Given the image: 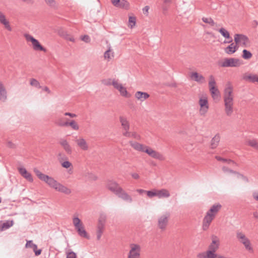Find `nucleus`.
Instances as JSON below:
<instances>
[{"label":"nucleus","instance_id":"39448f33","mask_svg":"<svg viewBox=\"0 0 258 258\" xmlns=\"http://www.w3.org/2000/svg\"><path fill=\"white\" fill-rule=\"evenodd\" d=\"M242 64V61L236 58H225L219 63L221 67H238Z\"/></svg>","mask_w":258,"mask_h":258},{"label":"nucleus","instance_id":"4d7b16f0","mask_svg":"<svg viewBox=\"0 0 258 258\" xmlns=\"http://www.w3.org/2000/svg\"><path fill=\"white\" fill-rule=\"evenodd\" d=\"M64 37L67 40H68L72 42L75 41L74 38L72 36L70 35L69 34H66L64 36Z\"/></svg>","mask_w":258,"mask_h":258},{"label":"nucleus","instance_id":"aec40b11","mask_svg":"<svg viewBox=\"0 0 258 258\" xmlns=\"http://www.w3.org/2000/svg\"><path fill=\"white\" fill-rule=\"evenodd\" d=\"M243 79L250 83H257L258 84V75L253 74H245L243 76Z\"/></svg>","mask_w":258,"mask_h":258},{"label":"nucleus","instance_id":"7ed1b4c3","mask_svg":"<svg viewBox=\"0 0 258 258\" xmlns=\"http://www.w3.org/2000/svg\"><path fill=\"white\" fill-rule=\"evenodd\" d=\"M233 89L230 86L227 87L224 93V102L225 106V111L226 115L230 116L233 112V96L232 95Z\"/></svg>","mask_w":258,"mask_h":258},{"label":"nucleus","instance_id":"603ef678","mask_svg":"<svg viewBox=\"0 0 258 258\" xmlns=\"http://www.w3.org/2000/svg\"><path fill=\"white\" fill-rule=\"evenodd\" d=\"M118 90L119 91L120 94L123 96H126L127 92L125 88L123 86L121 87V89H118Z\"/></svg>","mask_w":258,"mask_h":258},{"label":"nucleus","instance_id":"1a4fd4ad","mask_svg":"<svg viewBox=\"0 0 258 258\" xmlns=\"http://www.w3.org/2000/svg\"><path fill=\"white\" fill-rule=\"evenodd\" d=\"M127 258H140L141 246L137 244H131Z\"/></svg>","mask_w":258,"mask_h":258},{"label":"nucleus","instance_id":"412c9836","mask_svg":"<svg viewBox=\"0 0 258 258\" xmlns=\"http://www.w3.org/2000/svg\"><path fill=\"white\" fill-rule=\"evenodd\" d=\"M8 98L7 91L3 83L0 81V101L5 102Z\"/></svg>","mask_w":258,"mask_h":258},{"label":"nucleus","instance_id":"69168bd1","mask_svg":"<svg viewBox=\"0 0 258 258\" xmlns=\"http://www.w3.org/2000/svg\"><path fill=\"white\" fill-rule=\"evenodd\" d=\"M252 197L254 200L258 202V192H254L252 194Z\"/></svg>","mask_w":258,"mask_h":258},{"label":"nucleus","instance_id":"5fc2aeb1","mask_svg":"<svg viewBox=\"0 0 258 258\" xmlns=\"http://www.w3.org/2000/svg\"><path fill=\"white\" fill-rule=\"evenodd\" d=\"M147 195L149 198H153V197L157 196V191H147Z\"/></svg>","mask_w":258,"mask_h":258},{"label":"nucleus","instance_id":"f704fd0d","mask_svg":"<svg viewBox=\"0 0 258 258\" xmlns=\"http://www.w3.org/2000/svg\"><path fill=\"white\" fill-rule=\"evenodd\" d=\"M106 220V215L104 213H101L98 221V224L105 225Z\"/></svg>","mask_w":258,"mask_h":258},{"label":"nucleus","instance_id":"c756f323","mask_svg":"<svg viewBox=\"0 0 258 258\" xmlns=\"http://www.w3.org/2000/svg\"><path fill=\"white\" fill-rule=\"evenodd\" d=\"M220 137L217 134L212 139L211 143V146L212 149L216 148L220 142Z\"/></svg>","mask_w":258,"mask_h":258},{"label":"nucleus","instance_id":"774afa93","mask_svg":"<svg viewBox=\"0 0 258 258\" xmlns=\"http://www.w3.org/2000/svg\"><path fill=\"white\" fill-rule=\"evenodd\" d=\"M34 252H35V254L36 256H38L39 255H40L41 253V249H35V250H33Z\"/></svg>","mask_w":258,"mask_h":258},{"label":"nucleus","instance_id":"79ce46f5","mask_svg":"<svg viewBox=\"0 0 258 258\" xmlns=\"http://www.w3.org/2000/svg\"><path fill=\"white\" fill-rule=\"evenodd\" d=\"M13 221H7L4 222L2 225L3 229H7L12 227L13 225Z\"/></svg>","mask_w":258,"mask_h":258},{"label":"nucleus","instance_id":"0e129e2a","mask_svg":"<svg viewBox=\"0 0 258 258\" xmlns=\"http://www.w3.org/2000/svg\"><path fill=\"white\" fill-rule=\"evenodd\" d=\"M131 176L133 178H134V179H139L140 177L139 175L137 173H132Z\"/></svg>","mask_w":258,"mask_h":258},{"label":"nucleus","instance_id":"cd10ccee","mask_svg":"<svg viewBox=\"0 0 258 258\" xmlns=\"http://www.w3.org/2000/svg\"><path fill=\"white\" fill-rule=\"evenodd\" d=\"M149 96V94L146 92L137 91L135 93L136 98L138 99L139 100L141 101V102H143L147 98H148Z\"/></svg>","mask_w":258,"mask_h":258},{"label":"nucleus","instance_id":"bf43d9fd","mask_svg":"<svg viewBox=\"0 0 258 258\" xmlns=\"http://www.w3.org/2000/svg\"><path fill=\"white\" fill-rule=\"evenodd\" d=\"M237 175L238 176V177H241L244 181H245L246 182H248V179L246 176H245L243 175V174H241L238 172L237 173Z\"/></svg>","mask_w":258,"mask_h":258},{"label":"nucleus","instance_id":"a878e982","mask_svg":"<svg viewBox=\"0 0 258 258\" xmlns=\"http://www.w3.org/2000/svg\"><path fill=\"white\" fill-rule=\"evenodd\" d=\"M221 208L222 206L220 204L213 205L207 213H209L215 217Z\"/></svg>","mask_w":258,"mask_h":258},{"label":"nucleus","instance_id":"052dcab7","mask_svg":"<svg viewBox=\"0 0 258 258\" xmlns=\"http://www.w3.org/2000/svg\"><path fill=\"white\" fill-rule=\"evenodd\" d=\"M120 0H111L112 4L115 7H118Z\"/></svg>","mask_w":258,"mask_h":258},{"label":"nucleus","instance_id":"09e8293b","mask_svg":"<svg viewBox=\"0 0 258 258\" xmlns=\"http://www.w3.org/2000/svg\"><path fill=\"white\" fill-rule=\"evenodd\" d=\"M45 3L49 6L55 8L56 7V2L54 0H45Z\"/></svg>","mask_w":258,"mask_h":258},{"label":"nucleus","instance_id":"13d9d810","mask_svg":"<svg viewBox=\"0 0 258 258\" xmlns=\"http://www.w3.org/2000/svg\"><path fill=\"white\" fill-rule=\"evenodd\" d=\"M112 80L110 79H107V80H103L102 81V83L106 85V86H109L112 85Z\"/></svg>","mask_w":258,"mask_h":258},{"label":"nucleus","instance_id":"de8ad7c7","mask_svg":"<svg viewBox=\"0 0 258 258\" xmlns=\"http://www.w3.org/2000/svg\"><path fill=\"white\" fill-rule=\"evenodd\" d=\"M112 85L117 90L118 89H121V87H122V85L121 84L119 83L117 81L115 80L112 81Z\"/></svg>","mask_w":258,"mask_h":258},{"label":"nucleus","instance_id":"72a5a7b5","mask_svg":"<svg viewBox=\"0 0 258 258\" xmlns=\"http://www.w3.org/2000/svg\"><path fill=\"white\" fill-rule=\"evenodd\" d=\"M70 126L71 128L75 131H78L79 129V126L75 120H72L71 121H68V126Z\"/></svg>","mask_w":258,"mask_h":258},{"label":"nucleus","instance_id":"a18cd8bd","mask_svg":"<svg viewBox=\"0 0 258 258\" xmlns=\"http://www.w3.org/2000/svg\"><path fill=\"white\" fill-rule=\"evenodd\" d=\"M136 18L135 17L130 16L128 19V23L130 27L132 28L136 25Z\"/></svg>","mask_w":258,"mask_h":258},{"label":"nucleus","instance_id":"473e14b6","mask_svg":"<svg viewBox=\"0 0 258 258\" xmlns=\"http://www.w3.org/2000/svg\"><path fill=\"white\" fill-rule=\"evenodd\" d=\"M55 124L59 126L67 127L68 121H63V118H59L56 120Z\"/></svg>","mask_w":258,"mask_h":258},{"label":"nucleus","instance_id":"20e7f679","mask_svg":"<svg viewBox=\"0 0 258 258\" xmlns=\"http://www.w3.org/2000/svg\"><path fill=\"white\" fill-rule=\"evenodd\" d=\"M236 236L239 242L244 245L246 250L250 253L253 252V249L251 246L250 241L244 233L237 231L236 233Z\"/></svg>","mask_w":258,"mask_h":258},{"label":"nucleus","instance_id":"49530a36","mask_svg":"<svg viewBox=\"0 0 258 258\" xmlns=\"http://www.w3.org/2000/svg\"><path fill=\"white\" fill-rule=\"evenodd\" d=\"M131 133V137L133 138L134 139L137 140H141V136L138 134L137 132H130Z\"/></svg>","mask_w":258,"mask_h":258},{"label":"nucleus","instance_id":"393cba45","mask_svg":"<svg viewBox=\"0 0 258 258\" xmlns=\"http://www.w3.org/2000/svg\"><path fill=\"white\" fill-rule=\"evenodd\" d=\"M59 144L63 147V149L68 154H71L72 148L68 142L64 139H61L59 142Z\"/></svg>","mask_w":258,"mask_h":258},{"label":"nucleus","instance_id":"ddd939ff","mask_svg":"<svg viewBox=\"0 0 258 258\" xmlns=\"http://www.w3.org/2000/svg\"><path fill=\"white\" fill-rule=\"evenodd\" d=\"M145 153H147L150 157L159 160L160 161H163L165 160V157L161 153L157 152L150 147H148L146 149Z\"/></svg>","mask_w":258,"mask_h":258},{"label":"nucleus","instance_id":"680f3d73","mask_svg":"<svg viewBox=\"0 0 258 258\" xmlns=\"http://www.w3.org/2000/svg\"><path fill=\"white\" fill-rule=\"evenodd\" d=\"M64 115L69 116L71 117L74 118L77 116V115L75 113H70V112H66L64 113Z\"/></svg>","mask_w":258,"mask_h":258},{"label":"nucleus","instance_id":"338daca9","mask_svg":"<svg viewBox=\"0 0 258 258\" xmlns=\"http://www.w3.org/2000/svg\"><path fill=\"white\" fill-rule=\"evenodd\" d=\"M149 10V6H147L145 7L143 9V11L144 14H148Z\"/></svg>","mask_w":258,"mask_h":258},{"label":"nucleus","instance_id":"f8f14e48","mask_svg":"<svg viewBox=\"0 0 258 258\" xmlns=\"http://www.w3.org/2000/svg\"><path fill=\"white\" fill-rule=\"evenodd\" d=\"M234 41L237 45H240L242 47H246L247 46L249 40L245 35L236 34L234 35Z\"/></svg>","mask_w":258,"mask_h":258},{"label":"nucleus","instance_id":"9d476101","mask_svg":"<svg viewBox=\"0 0 258 258\" xmlns=\"http://www.w3.org/2000/svg\"><path fill=\"white\" fill-rule=\"evenodd\" d=\"M24 36L28 41H31L32 43L33 49L35 50H41L45 52L46 49L44 48L39 42V41L34 38L31 35L25 34Z\"/></svg>","mask_w":258,"mask_h":258},{"label":"nucleus","instance_id":"c85d7f7f","mask_svg":"<svg viewBox=\"0 0 258 258\" xmlns=\"http://www.w3.org/2000/svg\"><path fill=\"white\" fill-rule=\"evenodd\" d=\"M170 196L169 191L165 189H162L157 191V197L159 198H168Z\"/></svg>","mask_w":258,"mask_h":258},{"label":"nucleus","instance_id":"2f4dec72","mask_svg":"<svg viewBox=\"0 0 258 258\" xmlns=\"http://www.w3.org/2000/svg\"><path fill=\"white\" fill-rule=\"evenodd\" d=\"M114 52L112 51L111 47L109 46L107 50H106L104 53V57L105 59L110 60L114 56Z\"/></svg>","mask_w":258,"mask_h":258},{"label":"nucleus","instance_id":"8fccbe9b","mask_svg":"<svg viewBox=\"0 0 258 258\" xmlns=\"http://www.w3.org/2000/svg\"><path fill=\"white\" fill-rule=\"evenodd\" d=\"M67 258H77V255L75 252L72 251H67Z\"/></svg>","mask_w":258,"mask_h":258},{"label":"nucleus","instance_id":"5701e85b","mask_svg":"<svg viewBox=\"0 0 258 258\" xmlns=\"http://www.w3.org/2000/svg\"><path fill=\"white\" fill-rule=\"evenodd\" d=\"M0 23L4 25L5 28L9 31H12V28L9 22L6 19L5 15L0 11Z\"/></svg>","mask_w":258,"mask_h":258},{"label":"nucleus","instance_id":"c9c22d12","mask_svg":"<svg viewBox=\"0 0 258 258\" xmlns=\"http://www.w3.org/2000/svg\"><path fill=\"white\" fill-rule=\"evenodd\" d=\"M85 176L86 179L88 180L95 181L97 179V176L91 172L86 173Z\"/></svg>","mask_w":258,"mask_h":258},{"label":"nucleus","instance_id":"bb28decb","mask_svg":"<svg viewBox=\"0 0 258 258\" xmlns=\"http://www.w3.org/2000/svg\"><path fill=\"white\" fill-rule=\"evenodd\" d=\"M237 45L234 43H231L229 46L225 48V52L228 54H231L235 52L238 49Z\"/></svg>","mask_w":258,"mask_h":258},{"label":"nucleus","instance_id":"58836bf2","mask_svg":"<svg viewBox=\"0 0 258 258\" xmlns=\"http://www.w3.org/2000/svg\"><path fill=\"white\" fill-rule=\"evenodd\" d=\"M220 34L225 38H230V34L227 30L223 28H221L218 30Z\"/></svg>","mask_w":258,"mask_h":258},{"label":"nucleus","instance_id":"f3484780","mask_svg":"<svg viewBox=\"0 0 258 258\" xmlns=\"http://www.w3.org/2000/svg\"><path fill=\"white\" fill-rule=\"evenodd\" d=\"M214 218L213 216H212L209 213H206L203 221V229L204 230H207L209 228L211 223Z\"/></svg>","mask_w":258,"mask_h":258},{"label":"nucleus","instance_id":"ea45409f","mask_svg":"<svg viewBox=\"0 0 258 258\" xmlns=\"http://www.w3.org/2000/svg\"><path fill=\"white\" fill-rule=\"evenodd\" d=\"M252 56V53L246 49H243L242 51V57L245 59H248Z\"/></svg>","mask_w":258,"mask_h":258},{"label":"nucleus","instance_id":"9b49d317","mask_svg":"<svg viewBox=\"0 0 258 258\" xmlns=\"http://www.w3.org/2000/svg\"><path fill=\"white\" fill-rule=\"evenodd\" d=\"M119 121L123 130L122 135L126 137L130 138L131 133L129 132L130 127L129 121L126 117L122 116L119 117Z\"/></svg>","mask_w":258,"mask_h":258},{"label":"nucleus","instance_id":"e2e57ef3","mask_svg":"<svg viewBox=\"0 0 258 258\" xmlns=\"http://www.w3.org/2000/svg\"><path fill=\"white\" fill-rule=\"evenodd\" d=\"M215 158L218 161H223V162H226V161H227V159H225V158H222V157H221L220 156H215Z\"/></svg>","mask_w":258,"mask_h":258},{"label":"nucleus","instance_id":"b1692460","mask_svg":"<svg viewBox=\"0 0 258 258\" xmlns=\"http://www.w3.org/2000/svg\"><path fill=\"white\" fill-rule=\"evenodd\" d=\"M78 147L82 150L87 151L89 149V146L86 141L83 138H79L75 140Z\"/></svg>","mask_w":258,"mask_h":258},{"label":"nucleus","instance_id":"0eeeda50","mask_svg":"<svg viewBox=\"0 0 258 258\" xmlns=\"http://www.w3.org/2000/svg\"><path fill=\"white\" fill-rule=\"evenodd\" d=\"M216 84L215 77L213 75H210L209 77V87L211 96L214 100L218 99L220 96L219 91L216 87Z\"/></svg>","mask_w":258,"mask_h":258},{"label":"nucleus","instance_id":"864d4df0","mask_svg":"<svg viewBox=\"0 0 258 258\" xmlns=\"http://www.w3.org/2000/svg\"><path fill=\"white\" fill-rule=\"evenodd\" d=\"M61 166L63 168H68L72 166V163L68 161H66L61 163Z\"/></svg>","mask_w":258,"mask_h":258},{"label":"nucleus","instance_id":"7c9ffc66","mask_svg":"<svg viewBox=\"0 0 258 258\" xmlns=\"http://www.w3.org/2000/svg\"><path fill=\"white\" fill-rule=\"evenodd\" d=\"M104 227H105V225H101V224L100 225V224H97V231H96L97 240H99L100 239L101 237L102 236V234L104 230Z\"/></svg>","mask_w":258,"mask_h":258},{"label":"nucleus","instance_id":"2eb2a0df","mask_svg":"<svg viewBox=\"0 0 258 258\" xmlns=\"http://www.w3.org/2000/svg\"><path fill=\"white\" fill-rule=\"evenodd\" d=\"M107 187L116 195L122 188L116 182L111 180L108 182Z\"/></svg>","mask_w":258,"mask_h":258},{"label":"nucleus","instance_id":"4be33fe9","mask_svg":"<svg viewBox=\"0 0 258 258\" xmlns=\"http://www.w3.org/2000/svg\"><path fill=\"white\" fill-rule=\"evenodd\" d=\"M20 174L28 181L32 182L33 181V177L30 173L28 172L24 167L18 168Z\"/></svg>","mask_w":258,"mask_h":258},{"label":"nucleus","instance_id":"c03bdc74","mask_svg":"<svg viewBox=\"0 0 258 258\" xmlns=\"http://www.w3.org/2000/svg\"><path fill=\"white\" fill-rule=\"evenodd\" d=\"M25 247L26 248L31 247L33 249V250H35V249H37V245L33 243L32 240L27 241L26 244L25 245Z\"/></svg>","mask_w":258,"mask_h":258},{"label":"nucleus","instance_id":"37998d69","mask_svg":"<svg viewBox=\"0 0 258 258\" xmlns=\"http://www.w3.org/2000/svg\"><path fill=\"white\" fill-rule=\"evenodd\" d=\"M30 84L31 86H34L37 88H41L39 82L35 79H31L30 80Z\"/></svg>","mask_w":258,"mask_h":258},{"label":"nucleus","instance_id":"f257e3e1","mask_svg":"<svg viewBox=\"0 0 258 258\" xmlns=\"http://www.w3.org/2000/svg\"><path fill=\"white\" fill-rule=\"evenodd\" d=\"M34 172L39 179L45 182L55 190L66 195H70L71 193L72 190L70 188L57 182L53 177L42 173L37 169H34Z\"/></svg>","mask_w":258,"mask_h":258},{"label":"nucleus","instance_id":"4c0bfd02","mask_svg":"<svg viewBox=\"0 0 258 258\" xmlns=\"http://www.w3.org/2000/svg\"><path fill=\"white\" fill-rule=\"evenodd\" d=\"M248 145L258 151V142L255 140H249L247 142Z\"/></svg>","mask_w":258,"mask_h":258},{"label":"nucleus","instance_id":"dca6fc26","mask_svg":"<svg viewBox=\"0 0 258 258\" xmlns=\"http://www.w3.org/2000/svg\"><path fill=\"white\" fill-rule=\"evenodd\" d=\"M190 79L199 84H203L206 82L205 78L197 72H191L190 74Z\"/></svg>","mask_w":258,"mask_h":258},{"label":"nucleus","instance_id":"a211bd4d","mask_svg":"<svg viewBox=\"0 0 258 258\" xmlns=\"http://www.w3.org/2000/svg\"><path fill=\"white\" fill-rule=\"evenodd\" d=\"M116 196L124 201L128 203H132L133 201V198L122 188L117 194Z\"/></svg>","mask_w":258,"mask_h":258},{"label":"nucleus","instance_id":"6e6d98bb","mask_svg":"<svg viewBox=\"0 0 258 258\" xmlns=\"http://www.w3.org/2000/svg\"><path fill=\"white\" fill-rule=\"evenodd\" d=\"M81 40L85 42L88 43L90 41V38L87 35H85L81 37Z\"/></svg>","mask_w":258,"mask_h":258},{"label":"nucleus","instance_id":"a19ab883","mask_svg":"<svg viewBox=\"0 0 258 258\" xmlns=\"http://www.w3.org/2000/svg\"><path fill=\"white\" fill-rule=\"evenodd\" d=\"M202 20L204 23L209 24L211 26H214V25H216V23H215L214 20L210 17H209V18L203 17Z\"/></svg>","mask_w":258,"mask_h":258},{"label":"nucleus","instance_id":"f03ea898","mask_svg":"<svg viewBox=\"0 0 258 258\" xmlns=\"http://www.w3.org/2000/svg\"><path fill=\"white\" fill-rule=\"evenodd\" d=\"M212 242L208 246V250L205 253L199 254V258H214L218 254L216 251L219 248L220 241L219 238L216 235H213L211 236Z\"/></svg>","mask_w":258,"mask_h":258},{"label":"nucleus","instance_id":"3c124183","mask_svg":"<svg viewBox=\"0 0 258 258\" xmlns=\"http://www.w3.org/2000/svg\"><path fill=\"white\" fill-rule=\"evenodd\" d=\"M222 170L224 172H229V173H234V174H237V172L235 171H234V170H233L232 169H229L228 167H225V166H223L222 167Z\"/></svg>","mask_w":258,"mask_h":258},{"label":"nucleus","instance_id":"6e6552de","mask_svg":"<svg viewBox=\"0 0 258 258\" xmlns=\"http://www.w3.org/2000/svg\"><path fill=\"white\" fill-rule=\"evenodd\" d=\"M170 216V213L169 212H166L159 217L157 226L162 231H164L166 229Z\"/></svg>","mask_w":258,"mask_h":258},{"label":"nucleus","instance_id":"e433bc0d","mask_svg":"<svg viewBox=\"0 0 258 258\" xmlns=\"http://www.w3.org/2000/svg\"><path fill=\"white\" fill-rule=\"evenodd\" d=\"M130 7L129 3L126 0H120L118 7L124 9H128Z\"/></svg>","mask_w":258,"mask_h":258},{"label":"nucleus","instance_id":"6ab92c4d","mask_svg":"<svg viewBox=\"0 0 258 258\" xmlns=\"http://www.w3.org/2000/svg\"><path fill=\"white\" fill-rule=\"evenodd\" d=\"M129 143L132 148H133L136 151L140 152L145 153L146 149L148 147L147 146H145L143 144L139 143L136 142L130 141Z\"/></svg>","mask_w":258,"mask_h":258},{"label":"nucleus","instance_id":"4468645a","mask_svg":"<svg viewBox=\"0 0 258 258\" xmlns=\"http://www.w3.org/2000/svg\"><path fill=\"white\" fill-rule=\"evenodd\" d=\"M199 105L201 107L200 113L201 115H204L207 112L209 109L207 98L205 97H201L199 100Z\"/></svg>","mask_w":258,"mask_h":258},{"label":"nucleus","instance_id":"423d86ee","mask_svg":"<svg viewBox=\"0 0 258 258\" xmlns=\"http://www.w3.org/2000/svg\"><path fill=\"white\" fill-rule=\"evenodd\" d=\"M73 223L79 236L87 239L89 238V236L85 230L83 223L78 217H74L73 219Z\"/></svg>","mask_w":258,"mask_h":258}]
</instances>
